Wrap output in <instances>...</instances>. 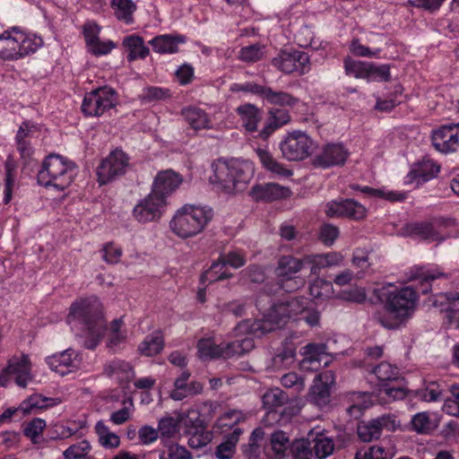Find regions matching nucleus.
Returning a JSON list of instances; mask_svg holds the SVG:
<instances>
[{
  "mask_svg": "<svg viewBox=\"0 0 459 459\" xmlns=\"http://www.w3.org/2000/svg\"><path fill=\"white\" fill-rule=\"evenodd\" d=\"M264 47L260 44L244 47L240 49L238 57L240 60L247 63L257 62L264 56Z\"/></svg>",
  "mask_w": 459,
  "mask_h": 459,
  "instance_id": "55",
  "label": "nucleus"
},
{
  "mask_svg": "<svg viewBox=\"0 0 459 459\" xmlns=\"http://www.w3.org/2000/svg\"><path fill=\"white\" fill-rule=\"evenodd\" d=\"M411 425L418 434H428L433 429L429 413L426 411L416 413L411 420Z\"/></svg>",
  "mask_w": 459,
  "mask_h": 459,
  "instance_id": "53",
  "label": "nucleus"
},
{
  "mask_svg": "<svg viewBox=\"0 0 459 459\" xmlns=\"http://www.w3.org/2000/svg\"><path fill=\"white\" fill-rule=\"evenodd\" d=\"M197 350L201 359H224L223 342L216 344L211 338L199 340L197 342Z\"/></svg>",
  "mask_w": 459,
  "mask_h": 459,
  "instance_id": "43",
  "label": "nucleus"
},
{
  "mask_svg": "<svg viewBox=\"0 0 459 459\" xmlns=\"http://www.w3.org/2000/svg\"><path fill=\"white\" fill-rule=\"evenodd\" d=\"M232 276L233 274L224 268V264L218 258L212 264L210 268L201 275V281L204 284L206 282L210 284L218 281L230 279Z\"/></svg>",
  "mask_w": 459,
  "mask_h": 459,
  "instance_id": "42",
  "label": "nucleus"
},
{
  "mask_svg": "<svg viewBox=\"0 0 459 459\" xmlns=\"http://www.w3.org/2000/svg\"><path fill=\"white\" fill-rule=\"evenodd\" d=\"M435 149L443 153L455 152L459 148V125L442 126L432 134Z\"/></svg>",
  "mask_w": 459,
  "mask_h": 459,
  "instance_id": "15",
  "label": "nucleus"
},
{
  "mask_svg": "<svg viewBox=\"0 0 459 459\" xmlns=\"http://www.w3.org/2000/svg\"><path fill=\"white\" fill-rule=\"evenodd\" d=\"M103 373L108 377H115L121 383H128L134 376L132 365L118 359L107 361L103 366Z\"/></svg>",
  "mask_w": 459,
  "mask_h": 459,
  "instance_id": "25",
  "label": "nucleus"
},
{
  "mask_svg": "<svg viewBox=\"0 0 459 459\" xmlns=\"http://www.w3.org/2000/svg\"><path fill=\"white\" fill-rule=\"evenodd\" d=\"M112 5L115 9L116 17L129 24L133 22L132 14L136 6L132 0H113Z\"/></svg>",
  "mask_w": 459,
  "mask_h": 459,
  "instance_id": "49",
  "label": "nucleus"
},
{
  "mask_svg": "<svg viewBox=\"0 0 459 459\" xmlns=\"http://www.w3.org/2000/svg\"><path fill=\"white\" fill-rule=\"evenodd\" d=\"M164 347V337L160 331H155L147 335L139 344L138 351L147 357L159 354Z\"/></svg>",
  "mask_w": 459,
  "mask_h": 459,
  "instance_id": "32",
  "label": "nucleus"
},
{
  "mask_svg": "<svg viewBox=\"0 0 459 459\" xmlns=\"http://www.w3.org/2000/svg\"><path fill=\"white\" fill-rule=\"evenodd\" d=\"M450 393L451 397L445 400L444 410L449 415L459 418V385H452Z\"/></svg>",
  "mask_w": 459,
  "mask_h": 459,
  "instance_id": "60",
  "label": "nucleus"
},
{
  "mask_svg": "<svg viewBox=\"0 0 459 459\" xmlns=\"http://www.w3.org/2000/svg\"><path fill=\"white\" fill-rule=\"evenodd\" d=\"M180 420L172 416H165L158 421V431L161 439L173 437L179 431Z\"/></svg>",
  "mask_w": 459,
  "mask_h": 459,
  "instance_id": "46",
  "label": "nucleus"
},
{
  "mask_svg": "<svg viewBox=\"0 0 459 459\" xmlns=\"http://www.w3.org/2000/svg\"><path fill=\"white\" fill-rule=\"evenodd\" d=\"M333 383L332 371L320 374L309 389L308 401L317 407H324L330 403L331 384Z\"/></svg>",
  "mask_w": 459,
  "mask_h": 459,
  "instance_id": "17",
  "label": "nucleus"
},
{
  "mask_svg": "<svg viewBox=\"0 0 459 459\" xmlns=\"http://www.w3.org/2000/svg\"><path fill=\"white\" fill-rule=\"evenodd\" d=\"M351 404L347 408L351 417L358 419L363 411L372 405V394L368 392H351L348 394Z\"/></svg>",
  "mask_w": 459,
  "mask_h": 459,
  "instance_id": "30",
  "label": "nucleus"
},
{
  "mask_svg": "<svg viewBox=\"0 0 459 459\" xmlns=\"http://www.w3.org/2000/svg\"><path fill=\"white\" fill-rule=\"evenodd\" d=\"M236 112L240 117L242 126L248 132H255L261 120V110L254 104L246 103L238 106Z\"/></svg>",
  "mask_w": 459,
  "mask_h": 459,
  "instance_id": "29",
  "label": "nucleus"
},
{
  "mask_svg": "<svg viewBox=\"0 0 459 459\" xmlns=\"http://www.w3.org/2000/svg\"><path fill=\"white\" fill-rule=\"evenodd\" d=\"M46 362L53 371L61 376H65L79 367L77 354L72 349L47 357Z\"/></svg>",
  "mask_w": 459,
  "mask_h": 459,
  "instance_id": "20",
  "label": "nucleus"
},
{
  "mask_svg": "<svg viewBox=\"0 0 459 459\" xmlns=\"http://www.w3.org/2000/svg\"><path fill=\"white\" fill-rule=\"evenodd\" d=\"M20 30L13 27L0 34V57L7 60L19 58V40H22Z\"/></svg>",
  "mask_w": 459,
  "mask_h": 459,
  "instance_id": "23",
  "label": "nucleus"
},
{
  "mask_svg": "<svg viewBox=\"0 0 459 459\" xmlns=\"http://www.w3.org/2000/svg\"><path fill=\"white\" fill-rule=\"evenodd\" d=\"M67 320L69 323L79 320L86 327L90 338L85 346L95 349L105 332L103 307L100 299L91 296L75 300L70 307Z\"/></svg>",
  "mask_w": 459,
  "mask_h": 459,
  "instance_id": "2",
  "label": "nucleus"
},
{
  "mask_svg": "<svg viewBox=\"0 0 459 459\" xmlns=\"http://www.w3.org/2000/svg\"><path fill=\"white\" fill-rule=\"evenodd\" d=\"M263 404L267 412L265 419L268 421H278L281 420L282 412H278L277 409L281 408L289 401L288 394L280 388H272L266 391L263 397Z\"/></svg>",
  "mask_w": 459,
  "mask_h": 459,
  "instance_id": "21",
  "label": "nucleus"
},
{
  "mask_svg": "<svg viewBox=\"0 0 459 459\" xmlns=\"http://www.w3.org/2000/svg\"><path fill=\"white\" fill-rule=\"evenodd\" d=\"M302 354L304 355L301 361L302 367H307L314 370L326 367L331 362L327 347L324 343H308L303 347Z\"/></svg>",
  "mask_w": 459,
  "mask_h": 459,
  "instance_id": "18",
  "label": "nucleus"
},
{
  "mask_svg": "<svg viewBox=\"0 0 459 459\" xmlns=\"http://www.w3.org/2000/svg\"><path fill=\"white\" fill-rule=\"evenodd\" d=\"M270 444L274 455L283 459L290 455L291 442L289 436L282 430H277L271 434Z\"/></svg>",
  "mask_w": 459,
  "mask_h": 459,
  "instance_id": "37",
  "label": "nucleus"
},
{
  "mask_svg": "<svg viewBox=\"0 0 459 459\" xmlns=\"http://www.w3.org/2000/svg\"><path fill=\"white\" fill-rule=\"evenodd\" d=\"M333 285L330 281L316 279L309 286V293L314 299H325L331 296Z\"/></svg>",
  "mask_w": 459,
  "mask_h": 459,
  "instance_id": "54",
  "label": "nucleus"
},
{
  "mask_svg": "<svg viewBox=\"0 0 459 459\" xmlns=\"http://www.w3.org/2000/svg\"><path fill=\"white\" fill-rule=\"evenodd\" d=\"M74 165L57 154L48 155L38 172L39 185L52 186L59 190L66 188L73 181Z\"/></svg>",
  "mask_w": 459,
  "mask_h": 459,
  "instance_id": "5",
  "label": "nucleus"
},
{
  "mask_svg": "<svg viewBox=\"0 0 459 459\" xmlns=\"http://www.w3.org/2000/svg\"><path fill=\"white\" fill-rule=\"evenodd\" d=\"M122 46L127 52L126 58L129 62L144 59L150 53L149 48L144 45L143 39L136 34L125 37Z\"/></svg>",
  "mask_w": 459,
  "mask_h": 459,
  "instance_id": "27",
  "label": "nucleus"
},
{
  "mask_svg": "<svg viewBox=\"0 0 459 459\" xmlns=\"http://www.w3.org/2000/svg\"><path fill=\"white\" fill-rule=\"evenodd\" d=\"M265 100L272 105L290 108L294 107L299 102V99L293 95L281 91H273L272 88L267 91Z\"/></svg>",
  "mask_w": 459,
  "mask_h": 459,
  "instance_id": "50",
  "label": "nucleus"
},
{
  "mask_svg": "<svg viewBox=\"0 0 459 459\" xmlns=\"http://www.w3.org/2000/svg\"><path fill=\"white\" fill-rule=\"evenodd\" d=\"M186 42L184 36L159 35L149 41L153 50L160 54H172L178 51V45Z\"/></svg>",
  "mask_w": 459,
  "mask_h": 459,
  "instance_id": "28",
  "label": "nucleus"
},
{
  "mask_svg": "<svg viewBox=\"0 0 459 459\" xmlns=\"http://www.w3.org/2000/svg\"><path fill=\"white\" fill-rule=\"evenodd\" d=\"M35 128L30 122L25 121L21 126L16 134L17 150L23 158L31 156L33 151L30 145V139L32 136V130Z\"/></svg>",
  "mask_w": 459,
  "mask_h": 459,
  "instance_id": "33",
  "label": "nucleus"
},
{
  "mask_svg": "<svg viewBox=\"0 0 459 459\" xmlns=\"http://www.w3.org/2000/svg\"><path fill=\"white\" fill-rule=\"evenodd\" d=\"M440 277H446V274L444 273H434L417 267L411 270L408 280L418 281L420 284L419 291L422 294H428L431 291V281Z\"/></svg>",
  "mask_w": 459,
  "mask_h": 459,
  "instance_id": "34",
  "label": "nucleus"
},
{
  "mask_svg": "<svg viewBox=\"0 0 459 459\" xmlns=\"http://www.w3.org/2000/svg\"><path fill=\"white\" fill-rule=\"evenodd\" d=\"M251 303L247 299L232 300L222 306V311L241 317L247 314V309Z\"/></svg>",
  "mask_w": 459,
  "mask_h": 459,
  "instance_id": "59",
  "label": "nucleus"
},
{
  "mask_svg": "<svg viewBox=\"0 0 459 459\" xmlns=\"http://www.w3.org/2000/svg\"><path fill=\"white\" fill-rule=\"evenodd\" d=\"M95 431L99 437V442L103 447L116 448L119 446V437L114 432H111L102 420L96 423Z\"/></svg>",
  "mask_w": 459,
  "mask_h": 459,
  "instance_id": "44",
  "label": "nucleus"
},
{
  "mask_svg": "<svg viewBox=\"0 0 459 459\" xmlns=\"http://www.w3.org/2000/svg\"><path fill=\"white\" fill-rule=\"evenodd\" d=\"M289 307L287 306L286 299L281 300L269 308V313L264 315L265 319L250 320L246 319L241 321L235 327L234 331L237 334H252L260 337L274 329L281 327L286 321L291 318Z\"/></svg>",
  "mask_w": 459,
  "mask_h": 459,
  "instance_id": "6",
  "label": "nucleus"
},
{
  "mask_svg": "<svg viewBox=\"0 0 459 459\" xmlns=\"http://www.w3.org/2000/svg\"><path fill=\"white\" fill-rule=\"evenodd\" d=\"M307 260L310 263L311 273L316 274L321 268L338 265L342 260V255L336 252H331L324 255H307Z\"/></svg>",
  "mask_w": 459,
  "mask_h": 459,
  "instance_id": "31",
  "label": "nucleus"
},
{
  "mask_svg": "<svg viewBox=\"0 0 459 459\" xmlns=\"http://www.w3.org/2000/svg\"><path fill=\"white\" fill-rule=\"evenodd\" d=\"M116 91L109 87H100L85 94L82 111L88 117H100L115 107Z\"/></svg>",
  "mask_w": 459,
  "mask_h": 459,
  "instance_id": "8",
  "label": "nucleus"
},
{
  "mask_svg": "<svg viewBox=\"0 0 459 459\" xmlns=\"http://www.w3.org/2000/svg\"><path fill=\"white\" fill-rule=\"evenodd\" d=\"M242 430L237 428L231 433L225 436L224 440L216 447L215 456L217 459H231L233 457Z\"/></svg>",
  "mask_w": 459,
  "mask_h": 459,
  "instance_id": "35",
  "label": "nucleus"
},
{
  "mask_svg": "<svg viewBox=\"0 0 459 459\" xmlns=\"http://www.w3.org/2000/svg\"><path fill=\"white\" fill-rule=\"evenodd\" d=\"M129 166V157L120 149L111 152L97 168L98 182L106 185L123 176Z\"/></svg>",
  "mask_w": 459,
  "mask_h": 459,
  "instance_id": "10",
  "label": "nucleus"
},
{
  "mask_svg": "<svg viewBox=\"0 0 459 459\" xmlns=\"http://www.w3.org/2000/svg\"><path fill=\"white\" fill-rule=\"evenodd\" d=\"M101 252L103 253V260L110 264H117L122 256V249L116 246L113 242L107 243L103 246Z\"/></svg>",
  "mask_w": 459,
  "mask_h": 459,
  "instance_id": "63",
  "label": "nucleus"
},
{
  "mask_svg": "<svg viewBox=\"0 0 459 459\" xmlns=\"http://www.w3.org/2000/svg\"><path fill=\"white\" fill-rule=\"evenodd\" d=\"M281 384L286 388H292L299 394L305 388L304 378L295 372L284 374L281 378Z\"/></svg>",
  "mask_w": 459,
  "mask_h": 459,
  "instance_id": "62",
  "label": "nucleus"
},
{
  "mask_svg": "<svg viewBox=\"0 0 459 459\" xmlns=\"http://www.w3.org/2000/svg\"><path fill=\"white\" fill-rule=\"evenodd\" d=\"M250 195L255 202H273L290 195V190L276 183H264L254 186Z\"/></svg>",
  "mask_w": 459,
  "mask_h": 459,
  "instance_id": "19",
  "label": "nucleus"
},
{
  "mask_svg": "<svg viewBox=\"0 0 459 459\" xmlns=\"http://www.w3.org/2000/svg\"><path fill=\"white\" fill-rule=\"evenodd\" d=\"M311 442H313V455L317 459H325L333 452L334 444L333 439L324 434H318L313 437Z\"/></svg>",
  "mask_w": 459,
  "mask_h": 459,
  "instance_id": "41",
  "label": "nucleus"
},
{
  "mask_svg": "<svg viewBox=\"0 0 459 459\" xmlns=\"http://www.w3.org/2000/svg\"><path fill=\"white\" fill-rule=\"evenodd\" d=\"M344 69L347 74L353 75L358 79L368 80V73L371 69V63L352 60L350 57L344 59Z\"/></svg>",
  "mask_w": 459,
  "mask_h": 459,
  "instance_id": "45",
  "label": "nucleus"
},
{
  "mask_svg": "<svg viewBox=\"0 0 459 459\" xmlns=\"http://www.w3.org/2000/svg\"><path fill=\"white\" fill-rule=\"evenodd\" d=\"M307 265L310 266V263L307 260V255L303 258H296L292 255L280 257L276 267V273L279 277L286 278L283 287L287 288L288 283L291 281V276Z\"/></svg>",
  "mask_w": 459,
  "mask_h": 459,
  "instance_id": "24",
  "label": "nucleus"
},
{
  "mask_svg": "<svg viewBox=\"0 0 459 459\" xmlns=\"http://www.w3.org/2000/svg\"><path fill=\"white\" fill-rule=\"evenodd\" d=\"M398 425L394 415L384 414L368 421L359 422L357 434L361 441L371 442L380 437L383 429L394 431Z\"/></svg>",
  "mask_w": 459,
  "mask_h": 459,
  "instance_id": "11",
  "label": "nucleus"
},
{
  "mask_svg": "<svg viewBox=\"0 0 459 459\" xmlns=\"http://www.w3.org/2000/svg\"><path fill=\"white\" fill-rule=\"evenodd\" d=\"M212 169L211 182L226 194L243 191L254 173L250 162L238 160H218L212 164Z\"/></svg>",
  "mask_w": 459,
  "mask_h": 459,
  "instance_id": "3",
  "label": "nucleus"
},
{
  "mask_svg": "<svg viewBox=\"0 0 459 459\" xmlns=\"http://www.w3.org/2000/svg\"><path fill=\"white\" fill-rule=\"evenodd\" d=\"M312 444L309 438L296 439L291 442L290 455L293 459H311L313 456Z\"/></svg>",
  "mask_w": 459,
  "mask_h": 459,
  "instance_id": "47",
  "label": "nucleus"
},
{
  "mask_svg": "<svg viewBox=\"0 0 459 459\" xmlns=\"http://www.w3.org/2000/svg\"><path fill=\"white\" fill-rule=\"evenodd\" d=\"M220 261L226 265H230L234 269H238L245 265L247 260L245 254L239 250H232L225 255H221Z\"/></svg>",
  "mask_w": 459,
  "mask_h": 459,
  "instance_id": "57",
  "label": "nucleus"
},
{
  "mask_svg": "<svg viewBox=\"0 0 459 459\" xmlns=\"http://www.w3.org/2000/svg\"><path fill=\"white\" fill-rule=\"evenodd\" d=\"M255 152L260 162L267 170L283 177H290L292 175V171L279 163L268 151L258 148Z\"/></svg>",
  "mask_w": 459,
  "mask_h": 459,
  "instance_id": "39",
  "label": "nucleus"
},
{
  "mask_svg": "<svg viewBox=\"0 0 459 459\" xmlns=\"http://www.w3.org/2000/svg\"><path fill=\"white\" fill-rule=\"evenodd\" d=\"M213 217L208 206L185 204L178 209L169 221L171 231L181 238H188L201 233Z\"/></svg>",
  "mask_w": 459,
  "mask_h": 459,
  "instance_id": "4",
  "label": "nucleus"
},
{
  "mask_svg": "<svg viewBox=\"0 0 459 459\" xmlns=\"http://www.w3.org/2000/svg\"><path fill=\"white\" fill-rule=\"evenodd\" d=\"M167 201L152 191L134 208L135 219L143 223L157 221L162 215Z\"/></svg>",
  "mask_w": 459,
  "mask_h": 459,
  "instance_id": "13",
  "label": "nucleus"
},
{
  "mask_svg": "<svg viewBox=\"0 0 459 459\" xmlns=\"http://www.w3.org/2000/svg\"><path fill=\"white\" fill-rule=\"evenodd\" d=\"M91 446L88 440H82L70 446L63 453L65 459H90Z\"/></svg>",
  "mask_w": 459,
  "mask_h": 459,
  "instance_id": "52",
  "label": "nucleus"
},
{
  "mask_svg": "<svg viewBox=\"0 0 459 459\" xmlns=\"http://www.w3.org/2000/svg\"><path fill=\"white\" fill-rule=\"evenodd\" d=\"M382 287L375 290L379 299L385 302L386 315L378 316L377 320L386 329H398L413 314L418 296L411 287L390 290Z\"/></svg>",
  "mask_w": 459,
  "mask_h": 459,
  "instance_id": "1",
  "label": "nucleus"
},
{
  "mask_svg": "<svg viewBox=\"0 0 459 459\" xmlns=\"http://www.w3.org/2000/svg\"><path fill=\"white\" fill-rule=\"evenodd\" d=\"M411 394L420 401L430 403L442 399L443 389L438 382L429 381L425 383L424 387L411 391Z\"/></svg>",
  "mask_w": 459,
  "mask_h": 459,
  "instance_id": "36",
  "label": "nucleus"
},
{
  "mask_svg": "<svg viewBox=\"0 0 459 459\" xmlns=\"http://www.w3.org/2000/svg\"><path fill=\"white\" fill-rule=\"evenodd\" d=\"M286 302L291 318L303 314L309 305V299L302 296L289 298L286 299Z\"/></svg>",
  "mask_w": 459,
  "mask_h": 459,
  "instance_id": "61",
  "label": "nucleus"
},
{
  "mask_svg": "<svg viewBox=\"0 0 459 459\" xmlns=\"http://www.w3.org/2000/svg\"><path fill=\"white\" fill-rule=\"evenodd\" d=\"M187 436H189V446L195 449L205 446L212 440L211 432L207 431L205 429H202V431H196V433H189Z\"/></svg>",
  "mask_w": 459,
  "mask_h": 459,
  "instance_id": "64",
  "label": "nucleus"
},
{
  "mask_svg": "<svg viewBox=\"0 0 459 459\" xmlns=\"http://www.w3.org/2000/svg\"><path fill=\"white\" fill-rule=\"evenodd\" d=\"M182 178L172 170L161 171L157 174L152 186V192L167 201V197L172 194L181 184Z\"/></svg>",
  "mask_w": 459,
  "mask_h": 459,
  "instance_id": "22",
  "label": "nucleus"
},
{
  "mask_svg": "<svg viewBox=\"0 0 459 459\" xmlns=\"http://www.w3.org/2000/svg\"><path fill=\"white\" fill-rule=\"evenodd\" d=\"M439 172V167L433 161L428 160L414 164L407 175L408 182L417 184L425 183L435 178Z\"/></svg>",
  "mask_w": 459,
  "mask_h": 459,
  "instance_id": "26",
  "label": "nucleus"
},
{
  "mask_svg": "<svg viewBox=\"0 0 459 459\" xmlns=\"http://www.w3.org/2000/svg\"><path fill=\"white\" fill-rule=\"evenodd\" d=\"M325 213L328 217L360 221L366 217L367 209L354 199H341L328 202L325 205Z\"/></svg>",
  "mask_w": 459,
  "mask_h": 459,
  "instance_id": "14",
  "label": "nucleus"
},
{
  "mask_svg": "<svg viewBox=\"0 0 459 459\" xmlns=\"http://www.w3.org/2000/svg\"><path fill=\"white\" fill-rule=\"evenodd\" d=\"M180 422H183L185 433H196L205 429L204 420L201 419L200 413L197 411L190 410L184 417L180 418Z\"/></svg>",
  "mask_w": 459,
  "mask_h": 459,
  "instance_id": "51",
  "label": "nucleus"
},
{
  "mask_svg": "<svg viewBox=\"0 0 459 459\" xmlns=\"http://www.w3.org/2000/svg\"><path fill=\"white\" fill-rule=\"evenodd\" d=\"M295 350L285 348L273 358V367L276 369H282L290 367L295 359Z\"/></svg>",
  "mask_w": 459,
  "mask_h": 459,
  "instance_id": "58",
  "label": "nucleus"
},
{
  "mask_svg": "<svg viewBox=\"0 0 459 459\" xmlns=\"http://www.w3.org/2000/svg\"><path fill=\"white\" fill-rule=\"evenodd\" d=\"M186 121L195 130L208 128L210 120L206 113L198 108H186L182 110Z\"/></svg>",
  "mask_w": 459,
  "mask_h": 459,
  "instance_id": "40",
  "label": "nucleus"
},
{
  "mask_svg": "<svg viewBox=\"0 0 459 459\" xmlns=\"http://www.w3.org/2000/svg\"><path fill=\"white\" fill-rule=\"evenodd\" d=\"M372 373L376 375L380 382L391 381L397 378V368L393 367L388 362H381L372 368Z\"/></svg>",
  "mask_w": 459,
  "mask_h": 459,
  "instance_id": "56",
  "label": "nucleus"
},
{
  "mask_svg": "<svg viewBox=\"0 0 459 459\" xmlns=\"http://www.w3.org/2000/svg\"><path fill=\"white\" fill-rule=\"evenodd\" d=\"M32 365L29 355L13 356L0 373V386L6 387L13 378L17 385L25 388L33 380Z\"/></svg>",
  "mask_w": 459,
  "mask_h": 459,
  "instance_id": "7",
  "label": "nucleus"
},
{
  "mask_svg": "<svg viewBox=\"0 0 459 459\" xmlns=\"http://www.w3.org/2000/svg\"><path fill=\"white\" fill-rule=\"evenodd\" d=\"M22 36L19 40V58L36 52L43 44V40L40 37L35 35H27L20 30Z\"/></svg>",
  "mask_w": 459,
  "mask_h": 459,
  "instance_id": "48",
  "label": "nucleus"
},
{
  "mask_svg": "<svg viewBox=\"0 0 459 459\" xmlns=\"http://www.w3.org/2000/svg\"><path fill=\"white\" fill-rule=\"evenodd\" d=\"M280 149L285 159L297 161L310 156L315 149V144L307 134L294 131L287 134L280 143Z\"/></svg>",
  "mask_w": 459,
  "mask_h": 459,
  "instance_id": "9",
  "label": "nucleus"
},
{
  "mask_svg": "<svg viewBox=\"0 0 459 459\" xmlns=\"http://www.w3.org/2000/svg\"><path fill=\"white\" fill-rule=\"evenodd\" d=\"M273 65L285 74L297 73L301 75L309 70V57L304 51H281L273 59Z\"/></svg>",
  "mask_w": 459,
  "mask_h": 459,
  "instance_id": "12",
  "label": "nucleus"
},
{
  "mask_svg": "<svg viewBox=\"0 0 459 459\" xmlns=\"http://www.w3.org/2000/svg\"><path fill=\"white\" fill-rule=\"evenodd\" d=\"M349 152L341 143H328L315 157L313 164L323 169L343 165Z\"/></svg>",
  "mask_w": 459,
  "mask_h": 459,
  "instance_id": "16",
  "label": "nucleus"
},
{
  "mask_svg": "<svg viewBox=\"0 0 459 459\" xmlns=\"http://www.w3.org/2000/svg\"><path fill=\"white\" fill-rule=\"evenodd\" d=\"M254 347L255 342L252 337H244L227 343L223 342L224 359H228L235 355H243L253 350Z\"/></svg>",
  "mask_w": 459,
  "mask_h": 459,
  "instance_id": "38",
  "label": "nucleus"
}]
</instances>
